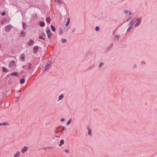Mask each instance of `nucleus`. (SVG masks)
<instances>
[{
    "mask_svg": "<svg viewBox=\"0 0 157 157\" xmlns=\"http://www.w3.org/2000/svg\"><path fill=\"white\" fill-rule=\"evenodd\" d=\"M88 134L90 135H92V132L91 130V129L90 128L88 129Z\"/></svg>",
    "mask_w": 157,
    "mask_h": 157,
    "instance_id": "c756f323",
    "label": "nucleus"
},
{
    "mask_svg": "<svg viewBox=\"0 0 157 157\" xmlns=\"http://www.w3.org/2000/svg\"><path fill=\"white\" fill-rule=\"evenodd\" d=\"M39 47L37 46H35L33 48V52L36 54L38 51Z\"/></svg>",
    "mask_w": 157,
    "mask_h": 157,
    "instance_id": "0eeeda50",
    "label": "nucleus"
},
{
    "mask_svg": "<svg viewBox=\"0 0 157 157\" xmlns=\"http://www.w3.org/2000/svg\"><path fill=\"white\" fill-rule=\"evenodd\" d=\"M25 77V76H23V77H24H24Z\"/></svg>",
    "mask_w": 157,
    "mask_h": 157,
    "instance_id": "603ef678",
    "label": "nucleus"
},
{
    "mask_svg": "<svg viewBox=\"0 0 157 157\" xmlns=\"http://www.w3.org/2000/svg\"><path fill=\"white\" fill-rule=\"evenodd\" d=\"M23 72V71H21V73H22Z\"/></svg>",
    "mask_w": 157,
    "mask_h": 157,
    "instance_id": "864d4df0",
    "label": "nucleus"
},
{
    "mask_svg": "<svg viewBox=\"0 0 157 157\" xmlns=\"http://www.w3.org/2000/svg\"><path fill=\"white\" fill-rule=\"evenodd\" d=\"M65 120V118H62L61 119V121H64Z\"/></svg>",
    "mask_w": 157,
    "mask_h": 157,
    "instance_id": "79ce46f5",
    "label": "nucleus"
},
{
    "mask_svg": "<svg viewBox=\"0 0 157 157\" xmlns=\"http://www.w3.org/2000/svg\"><path fill=\"white\" fill-rule=\"evenodd\" d=\"M26 36V33L24 31H22L21 33L20 36L24 37Z\"/></svg>",
    "mask_w": 157,
    "mask_h": 157,
    "instance_id": "1a4fd4ad",
    "label": "nucleus"
},
{
    "mask_svg": "<svg viewBox=\"0 0 157 157\" xmlns=\"http://www.w3.org/2000/svg\"><path fill=\"white\" fill-rule=\"evenodd\" d=\"M51 29L52 30L53 32H55L56 31V28L53 26L52 25H51Z\"/></svg>",
    "mask_w": 157,
    "mask_h": 157,
    "instance_id": "412c9836",
    "label": "nucleus"
},
{
    "mask_svg": "<svg viewBox=\"0 0 157 157\" xmlns=\"http://www.w3.org/2000/svg\"><path fill=\"white\" fill-rule=\"evenodd\" d=\"M46 21L48 23H50V22L51 21V20H50V17H47L46 18Z\"/></svg>",
    "mask_w": 157,
    "mask_h": 157,
    "instance_id": "aec40b11",
    "label": "nucleus"
},
{
    "mask_svg": "<svg viewBox=\"0 0 157 157\" xmlns=\"http://www.w3.org/2000/svg\"><path fill=\"white\" fill-rule=\"evenodd\" d=\"M10 68L12 70H13L16 67V62L14 60H11L9 63Z\"/></svg>",
    "mask_w": 157,
    "mask_h": 157,
    "instance_id": "f257e3e1",
    "label": "nucleus"
},
{
    "mask_svg": "<svg viewBox=\"0 0 157 157\" xmlns=\"http://www.w3.org/2000/svg\"><path fill=\"white\" fill-rule=\"evenodd\" d=\"M113 46V44H111L108 47L105 49V52H109L111 50V49L112 48Z\"/></svg>",
    "mask_w": 157,
    "mask_h": 157,
    "instance_id": "7ed1b4c3",
    "label": "nucleus"
},
{
    "mask_svg": "<svg viewBox=\"0 0 157 157\" xmlns=\"http://www.w3.org/2000/svg\"><path fill=\"white\" fill-rule=\"evenodd\" d=\"M23 25V27H24V26H25V22H23L22 24Z\"/></svg>",
    "mask_w": 157,
    "mask_h": 157,
    "instance_id": "c03bdc74",
    "label": "nucleus"
},
{
    "mask_svg": "<svg viewBox=\"0 0 157 157\" xmlns=\"http://www.w3.org/2000/svg\"><path fill=\"white\" fill-rule=\"evenodd\" d=\"M20 83L21 84H23L25 82V79L24 78H22L20 80Z\"/></svg>",
    "mask_w": 157,
    "mask_h": 157,
    "instance_id": "4be33fe9",
    "label": "nucleus"
},
{
    "mask_svg": "<svg viewBox=\"0 0 157 157\" xmlns=\"http://www.w3.org/2000/svg\"><path fill=\"white\" fill-rule=\"evenodd\" d=\"M72 121V119L71 118H70L69 120H68V121H67V125H69L70 124V123H71V121Z\"/></svg>",
    "mask_w": 157,
    "mask_h": 157,
    "instance_id": "bb28decb",
    "label": "nucleus"
},
{
    "mask_svg": "<svg viewBox=\"0 0 157 157\" xmlns=\"http://www.w3.org/2000/svg\"><path fill=\"white\" fill-rule=\"evenodd\" d=\"M64 143V140L63 139L61 140L60 141V144H59V146H60L63 145Z\"/></svg>",
    "mask_w": 157,
    "mask_h": 157,
    "instance_id": "f3484780",
    "label": "nucleus"
},
{
    "mask_svg": "<svg viewBox=\"0 0 157 157\" xmlns=\"http://www.w3.org/2000/svg\"><path fill=\"white\" fill-rule=\"evenodd\" d=\"M23 27V29L25 30V26H24V27Z\"/></svg>",
    "mask_w": 157,
    "mask_h": 157,
    "instance_id": "8fccbe9b",
    "label": "nucleus"
},
{
    "mask_svg": "<svg viewBox=\"0 0 157 157\" xmlns=\"http://www.w3.org/2000/svg\"><path fill=\"white\" fill-rule=\"evenodd\" d=\"M50 140H51V141H52V142H55L56 141V138H55V137H51L50 139Z\"/></svg>",
    "mask_w": 157,
    "mask_h": 157,
    "instance_id": "b1692460",
    "label": "nucleus"
},
{
    "mask_svg": "<svg viewBox=\"0 0 157 157\" xmlns=\"http://www.w3.org/2000/svg\"><path fill=\"white\" fill-rule=\"evenodd\" d=\"M40 25L42 27L44 26L45 24L44 22L42 21H40L39 22Z\"/></svg>",
    "mask_w": 157,
    "mask_h": 157,
    "instance_id": "9d476101",
    "label": "nucleus"
},
{
    "mask_svg": "<svg viewBox=\"0 0 157 157\" xmlns=\"http://www.w3.org/2000/svg\"><path fill=\"white\" fill-rule=\"evenodd\" d=\"M12 26L11 25H8L5 27V30L6 31L9 32H10L12 28Z\"/></svg>",
    "mask_w": 157,
    "mask_h": 157,
    "instance_id": "20e7f679",
    "label": "nucleus"
},
{
    "mask_svg": "<svg viewBox=\"0 0 157 157\" xmlns=\"http://www.w3.org/2000/svg\"><path fill=\"white\" fill-rule=\"evenodd\" d=\"M46 33L47 34L48 38L49 39L52 35V33L51 32L50 30L48 27L47 28V30L46 31Z\"/></svg>",
    "mask_w": 157,
    "mask_h": 157,
    "instance_id": "f03ea898",
    "label": "nucleus"
},
{
    "mask_svg": "<svg viewBox=\"0 0 157 157\" xmlns=\"http://www.w3.org/2000/svg\"><path fill=\"white\" fill-rule=\"evenodd\" d=\"M131 14H132V12H131V11H129V15H131Z\"/></svg>",
    "mask_w": 157,
    "mask_h": 157,
    "instance_id": "a18cd8bd",
    "label": "nucleus"
},
{
    "mask_svg": "<svg viewBox=\"0 0 157 157\" xmlns=\"http://www.w3.org/2000/svg\"><path fill=\"white\" fill-rule=\"evenodd\" d=\"M120 37V36L119 35H116L115 38V40H117V41H118Z\"/></svg>",
    "mask_w": 157,
    "mask_h": 157,
    "instance_id": "5701e85b",
    "label": "nucleus"
},
{
    "mask_svg": "<svg viewBox=\"0 0 157 157\" xmlns=\"http://www.w3.org/2000/svg\"><path fill=\"white\" fill-rule=\"evenodd\" d=\"M33 68V66L31 63L29 64V66L28 67V69L30 70Z\"/></svg>",
    "mask_w": 157,
    "mask_h": 157,
    "instance_id": "a878e982",
    "label": "nucleus"
},
{
    "mask_svg": "<svg viewBox=\"0 0 157 157\" xmlns=\"http://www.w3.org/2000/svg\"><path fill=\"white\" fill-rule=\"evenodd\" d=\"M75 28H74L73 29V30H72V32H74L75 31Z\"/></svg>",
    "mask_w": 157,
    "mask_h": 157,
    "instance_id": "37998d69",
    "label": "nucleus"
},
{
    "mask_svg": "<svg viewBox=\"0 0 157 157\" xmlns=\"http://www.w3.org/2000/svg\"><path fill=\"white\" fill-rule=\"evenodd\" d=\"M55 137H57V136H55Z\"/></svg>",
    "mask_w": 157,
    "mask_h": 157,
    "instance_id": "5fc2aeb1",
    "label": "nucleus"
},
{
    "mask_svg": "<svg viewBox=\"0 0 157 157\" xmlns=\"http://www.w3.org/2000/svg\"><path fill=\"white\" fill-rule=\"evenodd\" d=\"M115 31H114L113 32V35H115Z\"/></svg>",
    "mask_w": 157,
    "mask_h": 157,
    "instance_id": "de8ad7c7",
    "label": "nucleus"
},
{
    "mask_svg": "<svg viewBox=\"0 0 157 157\" xmlns=\"http://www.w3.org/2000/svg\"><path fill=\"white\" fill-rule=\"evenodd\" d=\"M20 151H17L14 155V157H19L20 155Z\"/></svg>",
    "mask_w": 157,
    "mask_h": 157,
    "instance_id": "ddd939ff",
    "label": "nucleus"
},
{
    "mask_svg": "<svg viewBox=\"0 0 157 157\" xmlns=\"http://www.w3.org/2000/svg\"><path fill=\"white\" fill-rule=\"evenodd\" d=\"M67 40L66 39H62L61 40V42L63 43H65L67 42Z\"/></svg>",
    "mask_w": 157,
    "mask_h": 157,
    "instance_id": "c85d7f7f",
    "label": "nucleus"
},
{
    "mask_svg": "<svg viewBox=\"0 0 157 157\" xmlns=\"http://www.w3.org/2000/svg\"><path fill=\"white\" fill-rule=\"evenodd\" d=\"M58 132H58V131H55V133H56V134H57V133H58Z\"/></svg>",
    "mask_w": 157,
    "mask_h": 157,
    "instance_id": "09e8293b",
    "label": "nucleus"
},
{
    "mask_svg": "<svg viewBox=\"0 0 157 157\" xmlns=\"http://www.w3.org/2000/svg\"><path fill=\"white\" fill-rule=\"evenodd\" d=\"M63 29H60L59 31V33L60 34H63Z\"/></svg>",
    "mask_w": 157,
    "mask_h": 157,
    "instance_id": "7c9ffc66",
    "label": "nucleus"
},
{
    "mask_svg": "<svg viewBox=\"0 0 157 157\" xmlns=\"http://www.w3.org/2000/svg\"><path fill=\"white\" fill-rule=\"evenodd\" d=\"M55 1H57L60 4H62L63 2L61 0H54Z\"/></svg>",
    "mask_w": 157,
    "mask_h": 157,
    "instance_id": "473e14b6",
    "label": "nucleus"
},
{
    "mask_svg": "<svg viewBox=\"0 0 157 157\" xmlns=\"http://www.w3.org/2000/svg\"><path fill=\"white\" fill-rule=\"evenodd\" d=\"M1 14L2 16H4L6 14V13L5 12H3Z\"/></svg>",
    "mask_w": 157,
    "mask_h": 157,
    "instance_id": "e433bc0d",
    "label": "nucleus"
},
{
    "mask_svg": "<svg viewBox=\"0 0 157 157\" xmlns=\"http://www.w3.org/2000/svg\"><path fill=\"white\" fill-rule=\"evenodd\" d=\"M64 97V95L63 94L60 95L59 97V100H62Z\"/></svg>",
    "mask_w": 157,
    "mask_h": 157,
    "instance_id": "393cba45",
    "label": "nucleus"
},
{
    "mask_svg": "<svg viewBox=\"0 0 157 157\" xmlns=\"http://www.w3.org/2000/svg\"><path fill=\"white\" fill-rule=\"evenodd\" d=\"M9 124L7 122H3L0 123V125H3V126H6L7 125H8Z\"/></svg>",
    "mask_w": 157,
    "mask_h": 157,
    "instance_id": "dca6fc26",
    "label": "nucleus"
},
{
    "mask_svg": "<svg viewBox=\"0 0 157 157\" xmlns=\"http://www.w3.org/2000/svg\"><path fill=\"white\" fill-rule=\"evenodd\" d=\"M131 18V17L129 18H128V19L127 20V21H129Z\"/></svg>",
    "mask_w": 157,
    "mask_h": 157,
    "instance_id": "49530a36",
    "label": "nucleus"
},
{
    "mask_svg": "<svg viewBox=\"0 0 157 157\" xmlns=\"http://www.w3.org/2000/svg\"><path fill=\"white\" fill-rule=\"evenodd\" d=\"M141 19L140 18H137L136 19V21H137V22L135 25V27H137L140 25L141 23Z\"/></svg>",
    "mask_w": 157,
    "mask_h": 157,
    "instance_id": "39448f33",
    "label": "nucleus"
},
{
    "mask_svg": "<svg viewBox=\"0 0 157 157\" xmlns=\"http://www.w3.org/2000/svg\"><path fill=\"white\" fill-rule=\"evenodd\" d=\"M124 12L126 13H128V10H124Z\"/></svg>",
    "mask_w": 157,
    "mask_h": 157,
    "instance_id": "4c0bfd02",
    "label": "nucleus"
},
{
    "mask_svg": "<svg viewBox=\"0 0 157 157\" xmlns=\"http://www.w3.org/2000/svg\"><path fill=\"white\" fill-rule=\"evenodd\" d=\"M3 22H2V24H3Z\"/></svg>",
    "mask_w": 157,
    "mask_h": 157,
    "instance_id": "6e6d98bb",
    "label": "nucleus"
},
{
    "mask_svg": "<svg viewBox=\"0 0 157 157\" xmlns=\"http://www.w3.org/2000/svg\"><path fill=\"white\" fill-rule=\"evenodd\" d=\"M65 152L66 153H69V150H68L67 149H66L65 150Z\"/></svg>",
    "mask_w": 157,
    "mask_h": 157,
    "instance_id": "58836bf2",
    "label": "nucleus"
},
{
    "mask_svg": "<svg viewBox=\"0 0 157 157\" xmlns=\"http://www.w3.org/2000/svg\"><path fill=\"white\" fill-rule=\"evenodd\" d=\"M70 21V20L69 18L68 17L67 19V23L66 24V26H67L69 24Z\"/></svg>",
    "mask_w": 157,
    "mask_h": 157,
    "instance_id": "a211bd4d",
    "label": "nucleus"
},
{
    "mask_svg": "<svg viewBox=\"0 0 157 157\" xmlns=\"http://www.w3.org/2000/svg\"><path fill=\"white\" fill-rule=\"evenodd\" d=\"M28 149V147L26 146H25L21 150L22 152L23 153H25V151H27Z\"/></svg>",
    "mask_w": 157,
    "mask_h": 157,
    "instance_id": "6e6552de",
    "label": "nucleus"
},
{
    "mask_svg": "<svg viewBox=\"0 0 157 157\" xmlns=\"http://www.w3.org/2000/svg\"><path fill=\"white\" fill-rule=\"evenodd\" d=\"M54 148V147H52V146L47 147H44V148L45 149H53V148Z\"/></svg>",
    "mask_w": 157,
    "mask_h": 157,
    "instance_id": "cd10ccee",
    "label": "nucleus"
},
{
    "mask_svg": "<svg viewBox=\"0 0 157 157\" xmlns=\"http://www.w3.org/2000/svg\"><path fill=\"white\" fill-rule=\"evenodd\" d=\"M15 75L17 77H18L19 75L18 73L17 72H14L11 73V76Z\"/></svg>",
    "mask_w": 157,
    "mask_h": 157,
    "instance_id": "4468645a",
    "label": "nucleus"
},
{
    "mask_svg": "<svg viewBox=\"0 0 157 157\" xmlns=\"http://www.w3.org/2000/svg\"><path fill=\"white\" fill-rule=\"evenodd\" d=\"M2 103H3V102H0V104H1V105Z\"/></svg>",
    "mask_w": 157,
    "mask_h": 157,
    "instance_id": "3c124183",
    "label": "nucleus"
},
{
    "mask_svg": "<svg viewBox=\"0 0 157 157\" xmlns=\"http://www.w3.org/2000/svg\"><path fill=\"white\" fill-rule=\"evenodd\" d=\"M66 128L64 126H63L62 128V131H63L64 130H65Z\"/></svg>",
    "mask_w": 157,
    "mask_h": 157,
    "instance_id": "ea45409f",
    "label": "nucleus"
},
{
    "mask_svg": "<svg viewBox=\"0 0 157 157\" xmlns=\"http://www.w3.org/2000/svg\"><path fill=\"white\" fill-rule=\"evenodd\" d=\"M104 64V63L103 62H101L100 63L99 65V68H101V67Z\"/></svg>",
    "mask_w": 157,
    "mask_h": 157,
    "instance_id": "2f4dec72",
    "label": "nucleus"
},
{
    "mask_svg": "<svg viewBox=\"0 0 157 157\" xmlns=\"http://www.w3.org/2000/svg\"><path fill=\"white\" fill-rule=\"evenodd\" d=\"M51 64L48 63L45 66L44 69L43 71L44 72L47 70L49 68Z\"/></svg>",
    "mask_w": 157,
    "mask_h": 157,
    "instance_id": "423d86ee",
    "label": "nucleus"
},
{
    "mask_svg": "<svg viewBox=\"0 0 157 157\" xmlns=\"http://www.w3.org/2000/svg\"><path fill=\"white\" fill-rule=\"evenodd\" d=\"M132 28V26H130L128 28L127 30V31H129Z\"/></svg>",
    "mask_w": 157,
    "mask_h": 157,
    "instance_id": "c9c22d12",
    "label": "nucleus"
},
{
    "mask_svg": "<svg viewBox=\"0 0 157 157\" xmlns=\"http://www.w3.org/2000/svg\"><path fill=\"white\" fill-rule=\"evenodd\" d=\"M68 30V29L64 28V29H63V31L64 32L67 31Z\"/></svg>",
    "mask_w": 157,
    "mask_h": 157,
    "instance_id": "a19ab883",
    "label": "nucleus"
},
{
    "mask_svg": "<svg viewBox=\"0 0 157 157\" xmlns=\"http://www.w3.org/2000/svg\"><path fill=\"white\" fill-rule=\"evenodd\" d=\"M135 22V21H134L133 20H132L131 21L129 24L131 25L130 26H132L133 25Z\"/></svg>",
    "mask_w": 157,
    "mask_h": 157,
    "instance_id": "6ab92c4d",
    "label": "nucleus"
},
{
    "mask_svg": "<svg viewBox=\"0 0 157 157\" xmlns=\"http://www.w3.org/2000/svg\"><path fill=\"white\" fill-rule=\"evenodd\" d=\"M100 29V27L98 26H97L95 28V30L96 31H98Z\"/></svg>",
    "mask_w": 157,
    "mask_h": 157,
    "instance_id": "72a5a7b5",
    "label": "nucleus"
},
{
    "mask_svg": "<svg viewBox=\"0 0 157 157\" xmlns=\"http://www.w3.org/2000/svg\"><path fill=\"white\" fill-rule=\"evenodd\" d=\"M38 38L40 39H41V40H45V39L44 38H43V37L42 36H39Z\"/></svg>",
    "mask_w": 157,
    "mask_h": 157,
    "instance_id": "f704fd0d",
    "label": "nucleus"
},
{
    "mask_svg": "<svg viewBox=\"0 0 157 157\" xmlns=\"http://www.w3.org/2000/svg\"><path fill=\"white\" fill-rule=\"evenodd\" d=\"M34 41L32 40H30L28 43V45L29 46H31L34 43Z\"/></svg>",
    "mask_w": 157,
    "mask_h": 157,
    "instance_id": "2eb2a0df",
    "label": "nucleus"
},
{
    "mask_svg": "<svg viewBox=\"0 0 157 157\" xmlns=\"http://www.w3.org/2000/svg\"><path fill=\"white\" fill-rule=\"evenodd\" d=\"M20 59L21 60H22V61H24V60L25 59V55L23 54H22L21 55V56Z\"/></svg>",
    "mask_w": 157,
    "mask_h": 157,
    "instance_id": "9b49d317",
    "label": "nucleus"
},
{
    "mask_svg": "<svg viewBox=\"0 0 157 157\" xmlns=\"http://www.w3.org/2000/svg\"><path fill=\"white\" fill-rule=\"evenodd\" d=\"M9 71V70L8 69H7L5 67H2L3 72H8Z\"/></svg>",
    "mask_w": 157,
    "mask_h": 157,
    "instance_id": "f8f14e48",
    "label": "nucleus"
}]
</instances>
